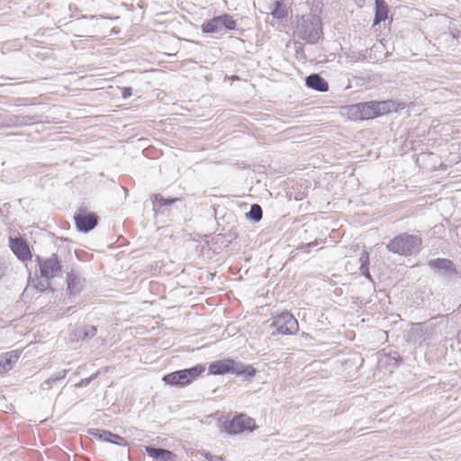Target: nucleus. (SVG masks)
<instances>
[{"instance_id": "f257e3e1", "label": "nucleus", "mask_w": 461, "mask_h": 461, "mask_svg": "<svg viewBox=\"0 0 461 461\" xmlns=\"http://www.w3.org/2000/svg\"><path fill=\"white\" fill-rule=\"evenodd\" d=\"M401 104L392 100L370 101L347 106L344 110L348 120L364 121L397 112Z\"/></svg>"}, {"instance_id": "f03ea898", "label": "nucleus", "mask_w": 461, "mask_h": 461, "mask_svg": "<svg viewBox=\"0 0 461 461\" xmlns=\"http://www.w3.org/2000/svg\"><path fill=\"white\" fill-rule=\"evenodd\" d=\"M234 374L236 375L254 376L257 373L255 367L250 365H243L232 358H225L212 362L209 366V374L212 375H221L226 374Z\"/></svg>"}, {"instance_id": "7ed1b4c3", "label": "nucleus", "mask_w": 461, "mask_h": 461, "mask_svg": "<svg viewBox=\"0 0 461 461\" xmlns=\"http://www.w3.org/2000/svg\"><path fill=\"white\" fill-rule=\"evenodd\" d=\"M422 245V239L419 235L402 233L395 236L388 244L387 249L393 253L402 256H410L418 252Z\"/></svg>"}, {"instance_id": "20e7f679", "label": "nucleus", "mask_w": 461, "mask_h": 461, "mask_svg": "<svg viewBox=\"0 0 461 461\" xmlns=\"http://www.w3.org/2000/svg\"><path fill=\"white\" fill-rule=\"evenodd\" d=\"M205 371V366L197 365L188 369L169 373L163 377V381L172 386L185 387L193 383Z\"/></svg>"}, {"instance_id": "39448f33", "label": "nucleus", "mask_w": 461, "mask_h": 461, "mask_svg": "<svg viewBox=\"0 0 461 461\" xmlns=\"http://www.w3.org/2000/svg\"><path fill=\"white\" fill-rule=\"evenodd\" d=\"M256 428L255 420L245 414L234 416L232 420L225 425L226 432L233 435L240 434L245 431H253Z\"/></svg>"}, {"instance_id": "423d86ee", "label": "nucleus", "mask_w": 461, "mask_h": 461, "mask_svg": "<svg viewBox=\"0 0 461 461\" xmlns=\"http://www.w3.org/2000/svg\"><path fill=\"white\" fill-rule=\"evenodd\" d=\"M276 329L277 333L283 335L294 334L299 330L297 320L290 312H282L277 315L272 323Z\"/></svg>"}, {"instance_id": "0eeeda50", "label": "nucleus", "mask_w": 461, "mask_h": 461, "mask_svg": "<svg viewBox=\"0 0 461 461\" xmlns=\"http://www.w3.org/2000/svg\"><path fill=\"white\" fill-rule=\"evenodd\" d=\"M74 221L79 231L88 232L98 223V216L93 212L80 208L74 215Z\"/></svg>"}, {"instance_id": "6e6552de", "label": "nucleus", "mask_w": 461, "mask_h": 461, "mask_svg": "<svg viewBox=\"0 0 461 461\" xmlns=\"http://www.w3.org/2000/svg\"><path fill=\"white\" fill-rule=\"evenodd\" d=\"M236 23L229 14L214 17L203 23L202 29L204 32H216L223 29L234 30Z\"/></svg>"}, {"instance_id": "1a4fd4ad", "label": "nucleus", "mask_w": 461, "mask_h": 461, "mask_svg": "<svg viewBox=\"0 0 461 461\" xmlns=\"http://www.w3.org/2000/svg\"><path fill=\"white\" fill-rule=\"evenodd\" d=\"M39 267L41 276L48 279L58 276L61 272L60 261L56 254L49 258L39 260Z\"/></svg>"}, {"instance_id": "9d476101", "label": "nucleus", "mask_w": 461, "mask_h": 461, "mask_svg": "<svg viewBox=\"0 0 461 461\" xmlns=\"http://www.w3.org/2000/svg\"><path fill=\"white\" fill-rule=\"evenodd\" d=\"M9 247L21 261L25 262L32 258L31 249L23 239L9 238Z\"/></svg>"}, {"instance_id": "9b49d317", "label": "nucleus", "mask_w": 461, "mask_h": 461, "mask_svg": "<svg viewBox=\"0 0 461 461\" xmlns=\"http://www.w3.org/2000/svg\"><path fill=\"white\" fill-rule=\"evenodd\" d=\"M21 350L14 349L0 354V376L13 370L21 357Z\"/></svg>"}, {"instance_id": "f8f14e48", "label": "nucleus", "mask_w": 461, "mask_h": 461, "mask_svg": "<svg viewBox=\"0 0 461 461\" xmlns=\"http://www.w3.org/2000/svg\"><path fill=\"white\" fill-rule=\"evenodd\" d=\"M305 83L309 88L319 92H326L329 90L328 82L319 74H311L306 77Z\"/></svg>"}, {"instance_id": "ddd939ff", "label": "nucleus", "mask_w": 461, "mask_h": 461, "mask_svg": "<svg viewBox=\"0 0 461 461\" xmlns=\"http://www.w3.org/2000/svg\"><path fill=\"white\" fill-rule=\"evenodd\" d=\"M146 452L149 456L159 461H174L176 458V455L167 449L147 447Z\"/></svg>"}, {"instance_id": "4468645a", "label": "nucleus", "mask_w": 461, "mask_h": 461, "mask_svg": "<svg viewBox=\"0 0 461 461\" xmlns=\"http://www.w3.org/2000/svg\"><path fill=\"white\" fill-rule=\"evenodd\" d=\"M388 17V5L384 0H375V14L374 25L384 22Z\"/></svg>"}, {"instance_id": "2eb2a0df", "label": "nucleus", "mask_w": 461, "mask_h": 461, "mask_svg": "<svg viewBox=\"0 0 461 461\" xmlns=\"http://www.w3.org/2000/svg\"><path fill=\"white\" fill-rule=\"evenodd\" d=\"M429 266L434 269H444L451 272H455L454 264L447 258H436L429 262Z\"/></svg>"}, {"instance_id": "dca6fc26", "label": "nucleus", "mask_w": 461, "mask_h": 461, "mask_svg": "<svg viewBox=\"0 0 461 461\" xmlns=\"http://www.w3.org/2000/svg\"><path fill=\"white\" fill-rule=\"evenodd\" d=\"M359 262H360L359 269H360L362 275L364 276H366L367 279L371 280L372 276L369 272L370 258H369V253L366 250H364L361 253V256L359 258Z\"/></svg>"}, {"instance_id": "f3484780", "label": "nucleus", "mask_w": 461, "mask_h": 461, "mask_svg": "<svg viewBox=\"0 0 461 461\" xmlns=\"http://www.w3.org/2000/svg\"><path fill=\"white\" fill-rule=\"evenodd\" d=\"M271 14L274 18L284 19L288 15V10L283 5L282 1H276L273 10L271 11Z\"/></svg>"}, {"instance_id": "a211bd4d", "label": "nucleus", "mask_w": 461, "mask_h": 461, "mask_svg": "<svg viewBox=\"0 0 461 461\" xmlns=\"http://www.w3.org/2000/svg\"><path fill=\"white\" fill-rule=\"evenodd\" d=\"M67 282L68 288L70 293H77L79 291V279L75 274L68 273L67 276Z\"/></svg>"}, {"instance_id": "6ab92c4d", "label": "nucleus", "mask_w": 461, "mask_h": 461, "mask_svg": "<svg viewBox=\"0 0 461 461\" xmlns=\"http://www.w3.org/2000/svg\"><path fill=\"white\" fill-rule=\"evenodd\" d=\"M249 216L255 221H259L262 218V209L258 204H253L249 211Z\"/></svg>"}, {"instance_id": "aec40b11", "label": "nucleus", "mask_w": 461, "mask_h": 461, "mask_svg": "<svg viewBox=\"0 0 461 461\" xmlns=\"http://www.w3.org/2000/svg\"><path fill=\"white\" fill-rule=\"evenodd\" d=\"M132 95V89L131 87L125 86L122 88V98L126 99L130 97Z\"/></svg>"}, {"instance_id": "412c9836", "label": "nucleus", "mask_w": 461, "mask_h": 461, "mask_svg": "<svg viewBox=\"0 0 461 461\" xmlns=\"http://www.w3.org/2000/svg\"><path fill=\"white\" fill-rule=\"evenodd\" d=\"M97 332V329L95 326L87 327V330L86 331V336H95Z\"/></svg>"}, {"instance_id": "4be33fe9", "label": "nucleus", "mask_w": 461, "mask_h": 461, "mask_svg": "<svg viewBox=\"0 0 461 461\" xmlns=\"http://www.w3.org/2000/svg\"><path fill=\"white\" fill-rule=\"evenodd\" d=\"M113 437L118 438V439L121 438L119 436H116V435H113Z\"/></svg>"}]
</instances>
